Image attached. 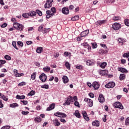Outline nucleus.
Listing matches in <instances>:
<instances>
[{"mask_svg":"<svg viewBox=\"0 0 129 129\" xmlns=\"http://www.w3.org/2000/svg\"><path fill=\"white\" fill-rule=\"evenodd\" d=\"M105 2L107 4H112L115 2V0H105Z\"/></svg>","mask_w":129,"mask_h":129,"instance_id":"864d4df0","label":"nucleus"},{"mask_svg":"<svg viewBox=\"0 0 129 129\" xmlns=\"http://www.w3.org/2000/svg\"><path fill=\"white\" fill-rule=\"evenodd\" d=\"M29 113V112H28V111H23L22 112V114H23V115H27V114H28Z\"/></svg>","mask_w":129,"mask_h":129,"instance_id":"69168bd1","label":"nucleus"},{"mask_svg":"<svg viewBox=\"0 0 129 129\" xmlns=\"http://www.w3.org/2000/svg\"><path fill=\"white\" fill-rule=\"evenodd\" d=\"M91 44L92 45V49H96L98 47V45L96 43L92 42Z\"/></svg>","mask_w":129,"mask_h":129,"instance_id":"2f4dec72","label":"nucleus"},{"mask_svg":"<svg viewBox=\"0 0 129 129\" xmlns=\"http://www.w3.org/2000/svg\"><path fill=\"white\" fill-rule=\"evenodd\" d=\"M49 88V86L48 84H44L41 85V88L42 89H48Z\"/></svg>","mask_w":129,"mask_h":129,"instance_id":"e433bc0d","label":"nucleus"},{"mask_svg":"<svg viewBox=\"0 0 129 129\" xmlns=\"http://www.w3.org/2000/svg\"><path fill=\"white\" fill-rule=\"evenodd\" d=\"M117 71L123 74H127L128 73V71L126 69L121 67L118 68Z\"/></svg>","mask_w":129,"mask_h":129,"instance_id":"f8f14e48","label":"nucleus"},{"mask_svg":"<svg viewBox=\"0 0 129 129\" xmlns=\"http://www.w3.org/2000/svg\"><path fill=\"white\" fill-rule=\"evenodd\" d=\"M48 30H49V29L44 28L43 29V30L41 31V32L43 34H45L48 32Z\"/></svg>","mask_w":129,"mask_h":129,"instance_id":"13d9d810","label":"nucleus"},{"mask_svg":"<svg viewBox=\"0 0 129 129\" xmlns=\"http://www.w3.org/2000/svg\"><path fill=\"white\" fill-rule=\"evenodd\" d=\"M35 94V91L34 90H31L29 93H28V96H33Z\"/></svg>","mask_w":129,"mask_h":129,"instance_id":"72a5a7b5","label":"nucleus"},{"mask_svg":"<svg viewBox=\"0 0 129 129\" xmlns=\"http://www.w3.org/2000/svg\"><path fill=\"white\" fill-rule=\"evenodd\" d=\"M29 15L30 16V17H34V16H35L36 15V12H34V11H32L30 13H29Z\"/></svg>","mask_w":129,"mask_h":129,"instance_id":"c9c22d12","label":"nucleus"},{"mask_svg":"<svg viewBox=\"0 0 129 129\" xmlns=\"http://www.w3.org/2000/svg\"><path fill=\"white\" fill-rule=\"evenodd\" d=\"M124 24L126 26H129V20L127 19H125L124 20Z\"/></svg>","mask_w":129,"mask_h":129,"instance_id":"603ef678","label":"nucleus"},{"mask_svg":"<svg viewBox=\"0 0 129 129\" xmlns=\"http://www.w3.org/2000/svg\"><path fill=\"white\" fill-rule=\"evenodd\" d=\"M123 57L128 58L129 57V52H128V53H124L123 54Z\"/></svg>","mask_w":129,"mask_h":129,"instance_id":"bf43d9fd","label":"nucleus"},{"mask_svg":"<svg viewBox=\"0 0 129 129\" xmlns=\"http://www.w3.org/2000/svg\"><path fill=\"white\" fill-rule=\"evenodd\" d=\"M89 33V30H86L81 33L80 36L81 38L85 37L88 35Z\"/></svg>","mask_w":129,"mask_h":129,"instance_id":"9d476101","label":"nucleus"},{"mask_svg":"<svg viewBox=\"0 0 129 129\" xmlns=\"http://www.w3.org/2000/svg\"><path fill=\"white\" fill-rule=\"evenodd\" d=\"M92 87H93L94 89H95V90H98L100 87L99 83L97 81L93 82L92 83Z\"/></svg>","mask_w":129,"mask_h":129,"instance_id":"6e6552de","label":"nucleus"},{"mask_svg":"<svg viewBox=\"0 0 129 129\" xmlns=\"http://www.w3.org/2000/svg\"><path fill=\"white\" fill-rule=\"evenodd\" d=\"M124 79H125V75L123 74H121L119 76V79L120 81L123 80Z\"/></svg>","mask_w":129,"mask_h":129,"instance_id":"473e14b6","label":"nucleus"},{"mask_svg":"<svg viewBox=\"0 0 129 129\" xmlns=\"http://www.w3.org/2000/svg\"><path fill=\"white\" fill-rule=\"evenodd\" d=\"M82 45L84 46V47H89V45L87 42H85L83 44H82Z\"/></svg>","mask_w":129,"mask_h":129,"instance_id":"e2e57ef3","label":"nucleus"},{"mask_svg":"<svg viewBox=\"0 0 129 129\" xmlns=\"http://www.w3.org/2000/svg\"><path fill=\"white\" fill-rule=\"evenodd\" d=\"M78 101V97L77 96H75L74 97L69 96L67 97V100L63 103V105L64 106L70 105V103H74V101Z\"/></svg>","mask_w":129,"mask_h":129,"instance_id":"f257e3e1","label":"nucleus"},{"mask_svg":"<svg viewBox=\"0 0 129 129\" xmlns=\"http://www.w3.org/2000/svg\"><path fill=\"white\" fill-rule=\"evenodd\" d=\"M29 14L28 13H24L22 15V17H23L25 18H29Z\"/></svg>","mask_w":129,"mask_h":129,"instance_id":"3c124183","label":"nucleus"},{"mask_svg":"<svg viewBox=\"0 0 129 129\" xmlns=\"http://www.w3.org/2000/svg\"><path fill=\"white\" fill-rule=\"evenodd\" d=\"M62 79L64 84H66L69 81L68 77H67V76H63Z\"/></svg>","mask_w":129,"mask_h":129,"instance_id":"412c9836","label":"nucleus"},{"mask_svg":"<svg viewBox=\"0 0 129 129\" xmlns=\"http://www.w3.org/2000/svg\"><path fill=\"white\" fill-rule=\"evenodd\" d=\"M53 0H47L44 5V8L47 9L52 7Z\"/></svg>","mask_w":129,"mask_h":129,"instance_id":"423d86ee","label":"nucleus"},{"mask_svg":"<svg viewBox=\"0 0 129 129\" xmlns=\"http://www.w3.org/2000/svg\"><path fill=\"white\" fill-rule=\"evenodd\" d=\"M19 105L17 103H13L12 104H10V107L11 108H16V107H19Z\"/></svg>","mask_w":129,"mask_h":129,"instance_id":"bb28decb","label":"nucleus"},{"mask_svg":"<svg viewBox=\"0 0 129 129\" xmlns=\"http://www.w3.org/2000/svg\"><path fill=\"white\" fill-rule=\"evenodd\" d=\"M5 58L8 60H10L11 59V57L8 55H6Z\"/></svg>","mask_w":129,"mask_h":129,"instance_id":"052dcab7","label":"nucleus"},{"mask_svg":"<svg viewBox=\"0 0 129 129\" xmlns=\"http://www.w3.org/2000/svg\"><path fill=\"white\" fill-rule=\"evenodd\" d=\"M13 27L19 31H22L24 29V26L23 24L18 23V22H15L13 24Z\"/></svg>","mask_w":129,"mask_h":129,"instance_id":"f03ea898","label":"nucleus"},{"mask_svg":"<svg viewBox=\"0 0 129 129\" xmlns=\"http://www.w3.org/2000/svg\"><path fill=\"white\" fill-rule=\"evenodd\" d=\"M79 19H80L79 16L77 15V16H75L73 18H72L71 20L72 21H76L77 20H79Z\"/></svg>","mask_w":129,"mask_h":129,"instance_id":"7c9ffc66","label":"nucleus"},{"mask_svg":"<svg viewBox=\"0 0 129 129\" xmlns=\"http://www.w3.org/2000/svg\"><path fill=\"white\" fill-rule=\"evenodd\" d=\"M106 22V20L98 21H97V22H96V25H97V26H99L103 24H105Z\"/></svg>","mask_w":129,"mask_h":129,"instance_id":"4be33fe9","label":"nucleus"},{"mask_svg":"<svg viewBox=\"0 0 129 129\" xmlns=\"http://www.w3.org/2000/svg\"><path fill=\"white\" fill-rule=\"evenodd\" d=\"M39 79L42 82H45L47 80V76L44 74H41L40 76H39Z\"/></svg>","mask_w":129,"mask_h":129,"instance_id":"1a4fd4ad","label":"nucleus"},{"mask_svg":"<svg viewBox=\"0 0 129 129\" xmlns=\"http://www.w3.org/2000/svg\"><path fill=\"white\" fill-rule=\"evenodd\" d=\"M50 70V68L49 67H46L43 68V71L48 72Z\"/></svg>","mask_w":129,"mask_h":129,"instance_id":"c03bdc74","label":"nucleus"},{"mask_svg":"<svg viewBox=\"0 0 129 129\" xmlns=\"http://www.w3.org/2000/svg\"><path fill=\"white\" fill-rule=\"evenodd\" d=\"M107 66V63L105 62H103L102 63H101V65H100V67L102 68V69H105V67Z\"/></svg>","mask_w":129,"mask_h":129,"instance_id":"ea45409f","label":"nucleus"},{"mask_svg":"<svg viewBox=\"0 0 129 129\" xmlns=\"http://www.w3.org/2000/svg\"><path fill=\"white\" fill-rule=\"evenodd\" d=\"M55 107V104L54 103H52V104H51L47 108V111H50L52 109H53Z\"/></svg>","mask_w":129,"mask_h":129,"instance_id":"a878e982","label":"nucleus"},{"mask_svg":"<svg viewBox=\"0 0 129 129\" xmlns=\"http://www.w3.org/2000/svg\"><path fill=\"white\" fill-rule=\"evenodd\" d=\"M121 19L120 17L119 16H114L113 17L112 20L114 21H118Z\"/></svg>","mask_w":129,"mask_h":129,"instance_id":"f704fd0d","label":"nucleus"},{"mask_svg":"<svg viewBox=\"0 0 129 129\" xmlns=\"http://www.w3.org/2000/svg\"><path fill=\"white\" fill-rule=\"evenodd\" d=\"M54 115L56 116H58L59 117H66L67 115L61 112H56L54 114Z\"/></svg>","mask_w":129,"mask_h":129,"instance_id":"9b49d317","label":"nucleus"},{"mask_svg":"<svg viewBox=\"0 0 129 129\" xmlns=\"http://www.w3.org/2000/svg\"><path fill=\"white\" fill-rule=\"evenodd\" d=\"M64 55L65 56V57H68V56H69V52L66 51L64 52Z\"/></svg>","mask_w":129,"mask_h":129,"instance_id":"774afa93","label":"nucleus"},{"mask_svg":"<svg viewBox=\"0 0 129 129\" xmlns=\"http://www.w3.org/2000/svg\"><path fill=\"white\" fill-rule=\"evenodd\" d=\"M26 98V96L25 95H17L16 96V99H19V100H21V99H25Z\"/></svg>","mask_w":129,"mask_h":129,"instance_id":"393cba45","label":"nucleus"},{"mask_svg":"<svg viewBox=\"0 0 129 129\" xmlns=\"http://www.w3.org/2000/svg\"><path fill=\"white\" fill-rule=\"evenodd\" d=\"M99 102L103 103L105 102V98L103 94H101L99 95Z\"/></svg>","mask_w":129,"mask_h":129,"instance_id":"dca6fc26","label":"nucleus"},{"mask_svg":"<svg viewBox=\"0 0 129 129\" xmlns=\"http://www.w3.org/2000/svg\"><path fill=\"white\" fill-rule=\"evenodd\" d=\"M74 115H75L77 117L79 118H81V114L79 110H76L75 113H74Z\"/></svg>","mask_w":129,"mask_h":129,"instance_id":"cd10ccee","label":"nucleus"},{"mask_svg":"<svg viewBox=\"0 0 129 129\" xmlns=\"http://www.w3.org/2000/svg\"><path fill=\"white\" fill-rule=\"evenodd\" d=\"M112 27L114 30L117 31L121 28V25L120 24V23L115 22L113 24Z\"/></svg>","mask_w":129,"mask_h":129,"instance_id":"20e7f679","label":"nucleus"},{"mask_svg":"<svg viewBox=\"0 0 129 129\" xmlns=\"http://www.w3.org/2000/svg\"><path fill=\"white\" fill-rule=\"evenodd\" d=\"M74 105L75 106H77V107H81V105L80 104V103L77 101H74Z\"/></svg>","mask_w":129,"mask_h":129,"instance_id":"37998d69","label":"nucleus"},{"mask_svg":"<svg viewBox=\"0 0 129 129\" xmlns=\"http://www.w3.org/2000/svg\"><path fill=\"white\" fill-rule=\"evenodd\" d=\"M118 41L121 44V45L122 46L123 45V43L126 42V39L123 38H119L118 39Z\"/></svg>","mask_w":129,"mask_h":129,"instance_id":"2eb2a0df","label":"nucleus"},{"mask_svg":"<svg viewBox=\"0 0 129 129\" xmlns=\"http://www.w3.org/2000/svg\"><path fill=\"white\" fill-rule=\"evenodd\" d=\"M84 101L87 102L89 106V107H92L93 105V101L92 100L88 98H85L84 99Z\"/></svg>","mask_w":129,"mask_h":129,"instance_id":"0eeeda50","label":"nucleus"},{"mask_svg":"<svg viewBox=\"0 0 129 129\" xmlns=\"http://www.w3.org/2000/svg\"><path fill=\"white\" fill-rule=\"evenodd\" d=\"M43 26H44L43 25H40V26H39L38 27V29H37L38 31V32H42V30L43 29Z\"/></svg>","mask_w":129,"mask_h":129,"instance_id":"79ce46f5","label":"nucleus"},{"mask_svg":"<svg viewBox=\"0 0 129 129\" xmlns=\"http://www.w3.org/2000/svg\"><path fill=\"white\" fill-rule=\"evenodd\" d=\"M113 105L115 108H119L122 110L123 109V106H122V104L119 102H116L114 103Z\"/></svg>","mask_w":129,"mask_h":129,"instance_id":"7ed1b4c3","label":"nucleus"},{"mask_svg":"<svg viewBox=\"0 0 129 129\" xmlns=\"http://www.w3.org/2000/svg\"><path fill=\"white\" fill-rule=\"evenodd\" d=\"M1 98L6 102L8 101V98L7 97V96L4 95H3V96L1 97Z\"/></svg>","mask_w":129,"mask_h":129,"instance_id":"a19ab883","label":"nucleus"},{"mask_svg":"<svg viewBox=\"0 0 129 129\" xmlns=\"http://www.w3.org/2000/svg\"><path fill=\"white\" fill-rule=\"evenodd\" d=\"M92 125L93 126L99 127L100 126V123L99 121L98 120H95L93 122H92Z\"/></svg>","mask_w":129,"mask_h":129,"instance_id":"aec40b11","label":"nucleus"},{"mask_svg":"<svg viewBox=\"0 0 129 129\" xmlns=\"http://www.w3.org/2000/svg\"><path fill=\"white\" fill-rule=\"evenodd\" d=\"M86 63L88 66H92L95 64V61L93 59L87 60L86 62Z\"/></svg>","mask_w":129,"mask_h":129,"instance_id":"4468645a","label":"nucleus"},{"mask_svg":"<svg viewBox=\"0 0 129 129\" xmlns=\"http://www.w3.org/2000/svg\"><path fill=\"white\" fill-rule=\"evenodd\" d=\"M12 45L15 49H16V50H19V48H18V47H17V46L16 45V41L12 42Z\"/></svg>","mask_w":129,"mask_h":129,"instance_id":"5fc2aeb1","label":"nucleus"},{"mask_svg":"<svg viewBox=\"0 0 129 129\" xmlns=\"http://www.w3.org/2000/svg\"><path fill=\"white\" fill-rule=\"evenodd\" d=\"M34 120L36 122H40L41 121V119L40 117L37 116V117L35 118Z\"/></svg>","mask_w":129,"mask_h":129,"instance_id":"4c0bfd02","label":"nucleus"},{"mask_svg":"<svg viewBox=\"0 0 129 129\" xmlns=\"http://www.w3.org/2000/svg\"><path fill=\"white\" fill-rule=\"evenodd\" d=\"M46 14H47V15L46 17L47 19H49L52 16L54 15V14H53V13H52V12L51 11H47Z\"/></svg>","mask_w":129,"mask_h":129,"instance_id":"f3484780","label":"nucleus"},{"mask_svg":"<svg viewBox=\"0 0 129 129\" xmlns=\"http://www.w3.org/2000/svg\"><path fill=\"white\" fill-rule=\"evenodd\" d=\"M125 125H129V117H127V118L125 119Z\"/></svg>","mask_w":129,"mask_h":129,"instance_id":"4d7b16f0","label":"nucleus"},{"mask_svg":"<svg viewBox=\"0 0 129 129\" xmlns=\"http://www.w3.org/2000/svg\"><path fill=\"white\" fill-rule=\"evenodd\" d=\"M26 85V83L25 82H22L18 84L19 86H23Z\"/></svg>","mask_w":129,"mask_h":129,"instance_id":"8fccbe9b","label":"nucleus"},{"mask_svg":"<svg viewBox=\"0 0 129 129\" xmlns=\"http://www.w3.org/2000/svg\"><path fill=\"white\" fill-rule=\"evenodd\" d=\"M106 53H107V51L106 50H104V49H100V50H99V54H100L101 55H103L104 54H106Z\"/></svg>","mask_w":129,"mask_h":129,"instance_id":"c85d7f7f","label":"nucleus"},{"mask_svg":"<svg viewBox=\"0 0 129 129\" xmlns=\"http://www.w3.org/2000/svg\"><path fill=\"white\" fill-rule=\"evenodd\" d=\"M107 72L106 71H101L100 72V74L102 76H105L107 74Z\"/></svg>","mask_w":129,"mask_h":129,"instance_id":"58836bf2","label":"nucleus"},{"mask_svg":"<svg viewBox=\"0 0 129 129\" xmlns=\"http://www.w3.org/2000/svg\"><path fill=\"white\" fill-rule=\"evenodd\" d=\"M50 11H51L52 13H53V14L54 15V13H55L56 12V9L55 8H52Z\"/></svg>","mask_w":129,"mask_h":129,"instance_id":"680f3d73","label":"nucleus"},{"mask_svg":"<svg viewBox=\"0 0 129 129\" xmlns=\"http://www.w3.org/2000/svg\"><path fill=\"white\" fill-rule=\"evenodd\" d=\"M43 50V47H38L36 49V53H38V54H41Z\"/></svg>","mask_w":129,"mask_h":129,"instance_id":"5701e85b","label":"nucleus"},{"mask_svg":"<svg viewBox=\"0 0 129 129\" xmlns=\"http://www.w3.org/2000/svg\"><path fill=\"white\" fill-rule=\"evenodd\" d=\"M36 73H34L33 74L31 75V78L32 80H35L36 79Z\"/></svg>","mask_w":129,"mask_h":129,"instance_id":"a18cd8bd","label":"nucleus"},{"mask_svg":"<svg viewBox=\"0 0 129 129\" xmlns=\"http://www.w3.org/2000/svg\"><path fill=\"white\" fill-rule=\"evenodd\" d=\"M8 26V24L7 23H3L2 25H1V27L2 28H5Z\"/></svg>","mask_w":129,"mask_h":129,"instance_id":"0e129e2a","label":"nucleus"},{"mask_svg":"<svg viewBox=\"0 0 129 129\" xmlns=\"http://www.w3.org/2000/svg\"><path fill=\"white\" fill-rule=\"evenodd\" d=\"M64 65L68 70H70V67H71V65L68 61H66Z\"/></svg>","mask_w":129,"mask_h":129,"instance_id":"c756f323","label":"nucleus"},{"mask_svg":"<svg viewBox=\"0 0 129 129\" xmlns=\"http://www.w3.org/2000/svg\"><path fill=\"white\" fill-rule=\"evenodd\" d=\"M115 86V84L114 82H109L105 85V88L108 89L113 88Z\"/></svg>","mask_w":129,"mask_h":129,"instance_id":"39448f33","label":"nucleus"},{"mask_svg":"<svg viewBox=\"0 0 129 129\" xmlns=\"http://www.w3.org/2000/svg\"><path fill=\"white\" fill-rule=\"evenodd\" d=\"M6 62L5 60H0V68H2L4 64Z\"/></svg>","mask_w":129,"mask_h":129,"instance_id":"09e8293b","label":"nucleus"},{"mask_svg":"<svg viewBox=\"0 0 129 129\" xmlns=\"http://www.w3.org/2000/svg\"><path fill=\"white\" fill-rule=\"evenodd\" d=\"M17 44L19 46H21V47H23V43L22 41H18L17 42Z\"/></svg>","mask_w":129,"mask_h":129,"instance_id":"6e6d98bb","label":"nucleus"},{"mask_svg":"<svg viewBox=\"0 0 129 129\" xmlns=\"http://www.w3.org/2000/svg\"><path fill=\"white\" fill-rule=\"evenodd\" d=\"M76 68L78 70H82L83 69V67L82 65H76Z\"/></svg>","mask_w":129,"mask_h":129,"instance_id":"49530a36","label":"nucleus"},{"mask_svg":"<svg viewBox=\"0 0 129 129\" xmlns=\"http://www.w3.org/2000/svg\"><path fill=\"white\" fill-rule=\"evenodd\" d=\"M53 122L54 123V125L56 126H58L60 124L57 118L54 119L53 120Z\"/></svg>","mask_w":129,"mask_h":129,"instance_id":"b1692460","label":"nucleus"},{"mask_svg":"<svg viewBox=\"0 0 129 129\" xmlns=\"http://www.w3.org/2000/svg\"><path fill=\"white\" fill-rule=\"evenodd\" d=\"M82 114L85 120L89 121L90 120L86 111H83Z\"/></svg>","mask_w":129,"mask_h":129,"instance_id":"ddd939ff","label":"nucleus"},{"mask_svg":"<svg viewBox=\"0 0 129 129\" xmlns=\"http://www.w3.org/2000/svg\"><path fill=\"white\" fill-rule=\"evenodd\" d=\"M18 71L17 70H14V73L15 74V77H20L22 76L23 75H24L23 73L19 74V73H18Z\"/></svg>","mask_w":129,"mask_h":129,"instance_id":"a211bd4d","label":"nucleus"},{"mask_svg":"<svg viewBox=\"0 0 129 129\" xmlns=\"http://www.w3.org/2000/svg\"><path fill=\"white\" fill-rule=\"evenodd\" d=\"M10 126L9 125H7V126H5L3 127L1 129H10Z\"/></svg>","mask_w":129,"mask_h":129,"instance_id":"338daca9","label":"nucleus"},{"mask_svg":"<svg viewBox=\"0 0 129 129\" xmlns=\"http://www.w3.org/2000/svg\"><path fill=\"white\" fill-rule=\"evenodd\" d=\"M36 14H37L39 16H41L42 15V13L41 11L39 10H36Z\"/></svg>","mask_w":129,"mask_h":129,"instance_id":"de8ad7c7","label":"nucleus"},{"mask_svg":"<svg viewBox=\"0 0 129 129\" xmlns=\"http://www.w3.org/2000/svg\"><path fill=\"white\" fill-rule=\"evenodd\" d=\"M62 13L65 15L69 14V9L67 8H63L62 9Z\"/></svg>","mask_w":129,"mask_h":129,"instance_id":"6ab92c4d","label":"nucleus"}]
</instances>
